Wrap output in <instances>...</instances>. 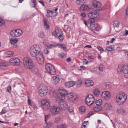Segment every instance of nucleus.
<instances>
[{"label":"nucleus","instance_id":"1","mask_svg":"<svg viewBox=\"0 0 128 128\" xmlns=\"http://www.w3.org/2000/svg\"><path fill=\"white\" fill-rule=\"evenodd\" d=\"M23 64L25 67L32 71L36 75L39 74V71L34 67L32 60L28 57H25L23 59Z\"/></svg>","mask_w":128,"mask_h":128},{"label":"nucleus","instance_id":"2","mask_svg":"<svg viewBox=\"0 0 128 128\" xmlns=\"http://www.w3.org/2000/svg\"><path fill=\"white\" fill-rule=\"evenodd\" d=\"M30 52L31 56L33 57H36L40 53H42L40 51L39 46L36 44L30 47Z\"/></svg>","mask_w":128,"mask_h":128},{"label":"nucleus","instance_id":"3","mask_svg":"<svg viewBox=\"0 0 128 128\" xmlns=\"http://www.w3.org/2000/svg\"><path fill=\"white\" fill-rule=\"evenodd\" d=\"M127 98L126 95L124 93L118 94L116 97V101L119 104L124 102Z\"/></svg>","mask_w":128,"mask_h":128},{"label":"nucleus","instance_id":"4","mask_svg":"<svg viewBox=\"0 0 128 128\" xmlns=\"http://www.w3.org/2000/svg\"><path fill=\"white\" fill-rule=\"evenodd\" d=\"M62 34L61 32L58 29H55V31L52 33V35L58 38L60 42H62L63 40V37Z\"/></svg>","mask_w":128,"mask_h":128},{"label":"nucleus","instance_id":"5","mask_svg":"<svg viewBox=\"0 0 128 128\" xmlns=\"http://www.w3.org/2000/svg\"><path fill=\"white\" fill-rule=\"evenodd\" d=\"M42 106L43 109L45 110H48L50 107V101L48 99L43 100L41 101Z\"/></svg>","mask_w":128,"mask_h":128},{"label":"nucleus","instance_id":"6","mask_svg":"<svg viewBox=\"0 0 128 128\" xmlns=\"http://www.w3.org/2000/svg\"><path fill=\"white\" fill-rule=\"evenodd\" d=\"M94 100V96L91 94L88 95L86 98V104L89 106H90L93 104Z\"/></svg>","mask_w":128,"mask_h":128},{"label":"nucleus","instance_id":"7","mask_svg":"<svg viewBox=\"0 0 128 128\" xmlns=\"http://www.w3.org/2000/svg\"><path fill=\"white\" fill-rule=\"evenodd\" d=\"M10 34L11 36L13 37H18L22 35L23 32L21 30L18 29L12 31Z\"/></svg>","mask_w":128,"mask_h":128},{"label":"nucleus","instance_id":"8","mask_svg":"<svg viewBox=\"0 0 128 128\" xmlns=\"http://www.w3.org/2000/svg\"><path fill=\"white\" fill-rule=\"evenodd\" d=\"M48 92V89L46 86L43 85L39 91V94L41 96H43L46 95Z\"/></svg>","mask_w":128,"mask_h":128},{"label":"nucleus","instance_id":"9","mask_svg":"<svg viewBox=\"0 0 128 128\" xmlns=\"http://www.w3.org/2000/svg\"><path fill=\"white\" fill-rule=\"evenodd\" d=\"M58 103H59V106L62 110H65L68 108V104L65 101L59 100Z\"/></svg>","mask_w":128,"mask_h":128},{"label":"nucleus","instance_id":"10","mask_svg":"<svg viewBox=\"0 0 128 128\" xmlns=\"http://www.w3.org/2000/svg\"><path fill=\"white\" fill-rule=\"evenodd\" d=\"M36 60L38 64H42L44 62V58L42 53H40V54L36 56Z\"/></svg>","mask_w":128,"mask_h":128},{"label":"nucleus","instance_id":"11","mask_svg":"<svg viewBox=\"0 0 128 128\" xmlns=\"http://www.w3.org/2000/svg\"><path fill=\"white\" fill-rule=\"evenodd\" d=\"M50 111L52 114H58L61 112L60 108L56 106L51 107Z\"/></svg>","mask_w":128,"mask_h":128},{"label":"nucleus","instance_id":"12","mask_svg":"<svg viewBox=\"0 0 128 128\" xmlns=\"http://www.w3.org/2000/svg\"><path fill=\"white\" fill-rule=\"evenodd\" d=\"M9 61L12 65H18L20 64V60L17 58H10Z\"/></svg>","mask_w":128,"mask_h":128},{"label":"nucleus","instance_id":"13","mask_svg":"<svg viewBox=\"0 0 128 128\" xmlns=\"http://www.w3.org/2000/svg\"><path fill=\"white\" fill-rule=\"evenodd\" d=\"M61 78V77L58 76H54L52 80V82L53 84H56L59 82Z\"/></svg>","mask_w":128,"mask_h":128},{"label":"nucleus","instance_id":"14","mask_svg":"<svg viewBox=\"0 0 128 128\" xmlns=\"http://www.w3.org/2000/svg\"><path fill=\"white\" fill-rule=\"evenodd\" d=\"M59 94L63 98H64L65 95H67L68 92L67 91L64 89H60L58 90Z\"/></svg>","mask_w":128,"mask_h":128},{"label":"nucleus","instance_id":"15","mask_svg":"<svg viewBox=\"0 0 128 128\" xmlns=\"http://www.w3.org/2000/svg\"><path fill=\"white\" fill-rule=\"evenodd\" d=\"M102 97L104 99L106 100L109 98L110 96V93L108 91L102 92L101 94Z\"/></svg>","mask_w":128,"mask_h":128},{"label":"nucleus","instance_id":"16","mask_svg":"<svg viewBox=\"0 0 128 128\" xmlns=\"http://www.w3.org/2000/svg\"><path fill=\"white\" fill-rule=\"evenodd\" d=\"M67 98L68 100L73 102L76 100L77 98V96L73 94V93H70L68 95Z\"/></svg>","mask_w":128,"mask_h":128},{"label":"nucleus","instance_id":"17","mask_svg":"<svg viewBox=\"0 0 128 128\" xmlns=\"http://www.w3.org/2000/svg\"><path fill=\"white\" fill-rule=\"evenodd\" d=\"M47 14L46 15L47 17L50 16L51 17H53L56 16L57 14V12H54V10H47Z\"/></svg>","mask_w":128,"mask_h":128},{"label":"nucleus","instance_id":"18","mask_svg":"<svg viewBox=\"0 0 128 128\" xmlns=\"http://www.w3.org/2000/svg\"><path fill=\"white\" fill-rule=\"evenodd\" d=\"M92 3L94 8H100L101 7V4L100 2L96 0H94L92 2Z\"/></svg>","mask_w":128,"mask_h":128},{"label":"nucleus","instance_id":"19","mask_svg":"<svg viewBox=\"0 0 128 128\" xmlns=\"http://www.w3.org/2000/svg\"><path fill=\"white\" fill-rule=\"evenodd\" d=\"M104 66L102 64H100L99 67H96L94 68L95 70L96 69H99V73L100 74H101L103 72L104 70Z\"/></svg>","mask_w":128,"mask_h":128},{"label":"nucleus","instance_id":"20","mask_svg":"<svg viewBox=\"0 0 128 128\" xmlns=\"http://www.w3.org/2000/svg\"><path fill=\"white\" fill-rule=\"evenodd\" d=\"M75 84V82L74 81L68 82L65 83L66 86L68 88L73 86Z\"/></svg>","mask_w":128,"mask_h":128},{"label":"nucleus","instance_id":"21","mask_svg":"<svg viewBox=\"0 0 128 128\" xmlns=\"http://www.w3.org/2000/svg\"><path fill=\"white\" fill-rule=\"evenodd\" d=\"M124 74L126 78H128V66H124Z\"/></svg>","mask_w":128,"mask_h":128},{"label":"nucleus","instance_id":"22","mask_svg":"<svg viewBox=\"0 0 128 128\" xmlns=\"http://www.w3.org/2000/svg\"><path fill=\"white\" fill-rule=\"evenodd\" d=\"M104 108L106 110H111L112 109V107L110 103H106L104 104Z\"/></svg>","mask_w":128,"mask_h":128},{"label":"nucleus","instance_id":"23","mask_svg":"<svg viewBox=\"0 0 128 128\" xmlns=\"http://www.w3.org/2000/svg\"><path fill=\"white\" fill-rule=\"evenodd\" d=\"M90 26L92 29L93 30H96V31L99 30V29L98 28L99 26L98 23L95 24L94 23L93 24H92Z\"/></svg>","mask_w":128,"mask_h":128},{"label":"nucleus","instance_id":"24","mask_svg":"<svg viewBox=\"0 0 128 128\" xmlns=\"http://www.w3.org/2000/svg\"><path fill=\"white\" fill-rule=\"evenodd\" d=\"M94 83L91 80H86L85 82V84L87 86H92L94 85Z\"/></svg>","mask_w":128,"mask_h":128},{"label":"nucleus","instance_id":"25","mask_svg":"<svg viewBox=\"0 0 128 128\" xmlns=\"http://www.w3.org/2000/svg\"><path fill=\"white\" fill-rule=\"evenodd\" d=\"M53 67L54 66L51 64L49 63H48L46 65L45 69L46 71L48 72L50 70L51 68Z\"/></svg>","mask_w":128,"mask_h":128},{"label":"nucleus","instance_id":"26","mask_svg":"<svg viewBox=\"0 0 128 128\" xmlns=\"http://www.w3.org/2000/svg\"><path fill=\"white\" fill-rule=\"evenodd\" d=\"M53 67L54 66L51 64L49 63H48L46 65L45 69L46 71L48 72L50 70L51 68Z\"/></svg>","mask_w":128,"mask_h":128},{"label":"nucleus","instance_id":"27","mask_svg":"<svg viewBox=\"0 0 128 128\" xmlns=\"http://www.w3.org/2000/svg\"><path fill=\"white\" fill-rule=\"evenodd\" d=\"M10 42L14 46V47L15 48L17 47L16 44L18 42V40L17 38L13 39H11L10 40Z\"/></svg>","mask_w":128,"mask_h":128},{"label":"nucleus","instance_id":"28","mask_svg":"<svg viewBox=\"0 0 128 128\" xmlns=\"http://www.w3.org/2000/svg\"><path fill=\"white\" fill-rule=\"evenodd\" d=\"M49 93L52 97H54L56 96V92L53 89H50L49 90Z\"/></svg>","mask_w":128,"mask_h":128},{"label":"nucleus","instance_id":"29","mask_svg":"<svg viewBox=\"0 0 128 128\" xmlns=\"http://www.w3.org/2000/svg\"><path fill=\"white\" fill-rule=\"evenodd\" d=\"M117 111L118 113L121 114H125L126 113V111L122 108L118 109Z\"/></svg>","mask_w":128,"mask_h":128},{"label":"nucleus","instance_id":"30","mask_svg":"<svg viewBox=\"0 0 128 128\" xmlns=\"http://www.w3.org/2000/svg\"><path fill=\"white\" fill-rule=\"evenodd\" d=\"M95 20L94 18H91L88 20V24L90 25V26L92 24H93Z\"/></svg>","mask_w":128,"mask_h":128},{"label":"nucleus","instance_id":"31","mask_svg":"<svg viewBox=\"0 0 128 128\" xmlns=\"http://www.w3.org/2000/svg\"><path fill=\"white\" fill-rule=\"evenodd\" d=\"M7 64L4 62H1L0 63V67L2 69H5L7 68Z\"/></svg>","mask_w":128,"mask_h":128},{"label":"nucleus","instance_id":"32","mask_svg":"<svg viewBox=\"0 0 128 128\" xmlns=\"http://www.w3.org/2000/svg\"><path fill=\"white\" fill-rule=\"evenodd\" d=\"M56 46H57L59 48H62L64 50H66V46L64 44H56Z\"/></svg>","mask_w":128,"mask_h":128},{"label":"nucleus","instance_id":"33","mask_svg":"<svg viewBox=\"0 0 128 128\" xmlns=\"http://www.w3.org/2000/svg\"><path fill=\"white\" fill-rule=\"evenodd\" d=\"M100 93V92L98 89H96L94 90V95L96 96H98Z\"/></svg>","mask_w":128,"mask_h":128},{"label":"nucleus","instance_id":"34","mask_svg":"<svg viewBox=\"0 0 128 128\" xmlns=\"http://www.w3.org/2000/svg\"><path fill=\"white\" fill-rule=\"evenodd\" d=\"M50 70V71H49V72H48L50 74L54 75L56 74V70L54 67L51 68Z\"/></svg>","mask_w":128,"mask_h":128},{"label":"nucleus","instance_id":"35","mask_svg":"<svg viewBox=\"0 0 128 128\" xmlns=\"http://www.w3.org/2000/svg\"><path fill=\"white\" fill-rule=\"evenodd\" d=\"M102 110V108L100 106H96L93 108V110L94 112H98Z\"/></svg>","mask_w":128,"mask_h":128},{"label":"nucleus","instance_id":"36","mask_svg":"<svg viewBox=\"0 0 128 128\" xmlns=\"http://www.w3.org/2000/svg\"><path fill=\"white\" fill-rule=\"evenodd\" d=\"M48 22L46 20H44V27L46 28V29L48 30L49 29L50 26L48 24Z\"/></svg>","mask_w":128,"mask_h":128},{"label":"nucleus","instance_id":"37","mask_svg":"<svg viewBox=\"0 0 128 128\" xmlns=\"http://www.w3.org/2000/svg\"><path fill=\"white\" fill-rule=\"evenodd\" d=\"M5 54L7 57H10L14 55V52L12 51H8L6 52Z\"/></svg>","mask_w":128,"mask_h":128},{"label":"nucleus","instance_id":"38","mask_svg":"<svg viewBox=\"0 0 128 128\" xmlns=\"http://www.w3.org/2000/svg\"><path fill=\"white\" fill-rule=\"evenodd\" d=\"M45 122L44 126V128H50L52 126V124L50 122L48 123L47 122Z\"/></svg>","mask_w":128,"mask_h":128},{"label":"nucleus","instance_id":"39","mask_svg":"<svg viewBox=\"0 0 128 128\" xmlns=\"http://www.w3.org/2000/svg\"><path fill=\"white\" fill-rule=\"evenodd\" d=\"M82 81L80 79L76 81V85L78 87H80L82 84Z\"/></svg>","mask_w":128,"mask_h":128},{"label":"nucleus","instance_id":"40","mask_svg":"<svg viewBox=\"0 0 128 128\" xmlns=\"http://www.w3.org/2000/svg\"><path fill=\"white\" fill-rule=\"evenodd\" d=\"M124 66L123 67L120 66H118V68L117 70V72H123V73L124 74V71L123 70H124Z\"/></svg>","mask_w":128,"mask_h":128},{"label":"nucleus","instance_id":"41","mask_svg":"<svg viewBox=\"0 0 128 128\" xmlns=\"http://www.w3.org/2000/svg\"><path fill=\"white\" fill-rule=\"evenodd\" d=\"M56 46V44H50L48 45L46 47L48 48H51Z\"/></svg>","mask_w":128,"mask_h":128},{"label":"nucleus","instance_id":"42","mask_svg":"<svg viewBox=\"0 0 128 128\" xmlns=\"http://www.w3.org/2000/svg\"><path fill=\"white\" fill-rule=\"evenodd\" d=\"M86 109V108L85 106H82L79 108V110L80 112H83L85 111Z\"/></svg>","mask_w":128,"mask_h":128},{"label":"nucleus","instance_id":"43","mask_svg":"<svg viewBox=\"0 0 128 128\" xmlns=\"http://www.w3.org/2000/svg\"><path fill=\"white\" fill-rule=\"evenodd\" d=\"M102 103V102L101 100L99 99L97 100L96 102V105L98 106H100Z\"/></svg>","mask_w":128,"mask_h":128},{"label":"nucleus","instance_id":"44","mask_svg":"<svg viewBox=\"0 0 128 128\" xmlns=\"http://www.w3.org/2000/svg\"><path fill=\"white\" fill-rule=\"evenodd\" d=\"M114 47L113 46L106 47L105 50L108 51H111L114 50Z\"/></svg>","mask_w":128,"mask_h":128},{"label":"nucleus","instance_id":"45","mask_svg":"<svg viewBox=\"0 0 128 128\" xmlns=\"http://www.w3.org/2000/svg\"><path fill=\"white\" fill-rule=\"evenodd\" d=\"M58 55L60 58L62 59L64 58L66 56V55L62 53L58 54Z\"/></svg>","mask_w":128,"mask_h":128},{"label":"nucleus","instance_id":"46","mask_svg":"<svg viewBox=\"0 0 128 128\" xmlns=\"http://www.w3.org/2000/svg\"><path fill=\"white\" fill-rule=\"evenodd\" d=\"M60 117H58L56 118L55 119L54 122L56 124H58L60 122Z\"/></svg>","mask_w":128,"mask_h":128},{"label":"nucleus","instance_id":"47","mask_svg":"<svg viewBox=\"0 0 128 128\" xmlns=\"http://www.w3.org/2000/svg\"><path fill=\"white\" fill-rule=\"evenodd\" d=\"M31 1H32V7L35 8L36 5V0H31Z\"/></svg>","mask_w":128,"mask_h":128},{"label":"nucleus","instance_id":"48","mask_svg":"<svg viewBox=\"0 0 128 128\" xmlns=\"http://www.w3.org/2000/svg\"><path fill=\"white\" fill-rule=\"evenodd\" d=\"M38 36L41 38H44L45 36L43 32H40L38 35Z\"/></svg>","mask_w":128,"mask_h":128},{"label":"nucleus","instance_id":"49","mask_svg":"<svg viewBox=\"0 0 128 128\" xmlns=\"http://www.w3.org/2000/svg\"><path fill=\"white\" fill-rule=\"evenodd\" d=\"M97 48L99 50L101 53H102L104 52V49L100 46H97Z\"/></svg>","mask_w":128,"mask_h":128},{"label":"nucleus","instance_id":"50","mask_svg":"<svg viewBox=\"0 0 128 128\" xmlns=\"http://www.w3.org/2000/svg\"><path fill=\"white\" fill-rule=\"evenodd\" d=\"M119 24L120 23L118 22V21H115L113 24L114 26V27L118 28L119 26Z\"/></svg>","mask_w":128,"mask_h":128},{"label":"nucleus","instance_id":"51","mask_svg":"<svg viewBox=\"0 0 128 128\" xmlns=\"http://www.w3.org/2000/svg\"><path fill=\"white\" fill-rule=\"evenodd\" d=\"M93 14V17L95 18H96L99 15V13L96 12H92Z\"/></svg>","mask_w":128,"mask_h":128},{"label":"nucleus","instance_id":"52","mask_svg":"<svg viewBox=\"0 0 128 128\" xmlns=\"http://www.w3.org/2000/svg\"><path fill=\"white\" fill-rule=\"evenodd\" d=\"M7 91L9 93L11 92V87L10 86H8L7 88Z\"/></svg>","mask_w":128,"mask_h":128},{"label":"nucleus","instance_id":"53","mask_svg":"<svg viewBox=\"0 0 128 128\" xmlns=\"http://www.w3.org/2000/svg\"><path fill=\"white\" fill-rule=\"evenodd\" d=\"M5 23V21L2 19H0V26H2Z\"/></svg>","mask_w":128,"mask_h":128},{"label":"nucleus","instance_id":"54","mask_svg":"<svg viewBox=\"0 0 128 128\" xmlns=\"http://www.w3.org/2000/svg\"><path fill=\"white\" fill-rule=\"evenodd\" d=\"M50 116L49 114H48L45 116L44 120L45 122H47L48 118H50Z\"/></svg>","mask_w":128,"mask_h":128},{"label":"nucleus","instance_id":"55","mask_svg":"<svg viewBox=\"0 0 128 128\" xmlns=\"http://www.w3.org/2000/svg\"><path fill=\"white\" fill-rule=\"evenodd\" d=\"M34 109L35 111H36L37 110V106L35 104H33L32 105H31V106Z\"/></svg>","mask_w":128,"mask_h":128},{"label":"nucleus","instance_id":"56","mask_svg":"<svg viewBox=\"0 0 128 128\" xmlns=\"http://www.w3.org/2000/svg\"><path fill=\"white\" fill-rule=\"evenodd\" d=\"M28 104H29L30 106H31V105H32L34 104L32 103V101L30 100L29 96H28Z\"/></svg>","mask_w":128,"mask_h":128},{"label":"nucleus","instance_id":"57","mask_svg":"<svg viewBox=\"0 0 128 128\" xmlns=\"http://www.w3.org/2000/svg\"><path fill=\"white\" fill-rule=\"evenodd\" d=\"M6 110L2 109V111L0 112V114L2 115L6 113Z\"/></svg>","mask_w":128,"mask_h":128},{"label":"nucleus","instance_id":"58","mask_svg":"<svg viewBox=\"0 0 128 128\" xmlns=\"http://www.w3.org/2000/svg\"><path fill=\"white\" fill-rule=\"evenodd\" d=\"M49 52V51L47 48H46L44 50V53L45 54H48Z\"/></svg>","mask_w":128,"mask_h":128},{"label":"nucleus","instance_id":"59","mask_svg":"<svg viewBox=\"0 0 128 128\" xmlns=\"http://www.w3.org/2000/svg\"><path fill=\"white\" fill-rule=\"evenodd\" d=\"M88 7H89L88 6L85 4L80 6V8H87Z\"/></svg>","mask_w":128,"mask_h":128},{"label":"nucleus","instance_id":"60","mask_svg":"<svg viewBox=\"0 0 128 128\" xmlns=\"http://www.w3.org/2000/svg\"><path fill=\"white\" fill-rule=\"evenodd\" d=\"M82 61L83 63L86 64H88V62L87 60L85 59H83Z\"/></svg>","mask_w":128,"mask_h":128},{"label":"nucleus","instance_id":"61","mask_svg":"<svg viewBox=\"0 0 128 128\" xmlns=\"http://www.w3.org/2000/svg\"><path fill=\"white\" fill-rule=\"evenodd\" d=\"M106 88L108 89H109L111 88V86L109 84H106L105 85Z\"/></svg>","mask_w":128,"mask_h":128},{"label":"nucleus","instance_id":"62","mask_svg":"<svg viewBox=\"0 0 128 128\" xmlns=\"http://www.w3.org/2000/svg\"><path fill=\"white\" fill-rule=\"evenodd\" d=\"M83 20L84 24L86 26H88V21L87 22L86 20L84 19H83Z\"/></svg>","mask_w":128,"mask_h":128},{"label":"nucleus","instance_id":"63","mask_svg":"<svg viewBox=\"0 0 128 128\" xmlns=\"http://www.w3.org/2000/svg\"><path fill=\"white\" fill-rule=\"evenodd\" d=\"M57 127L58 128H66L65 126L63 124L58 126H57Z\"/></svg>","mask_w":128,"mask_h":128},{"label":"nucleus","instance_id":"64","mask_svg":"<svg viewBox=\"0 0 128 128\" xmlns=\"http://www.w3.org/2000/svg\"><path fill=\"white\" fill-rule=\"evenodd\" d=\"M81 16L83 18L85 17L86 16V14L84 12H82L81 14Z\"/></svg>","mask_w":128,"mask_h":128}]
</instances>
